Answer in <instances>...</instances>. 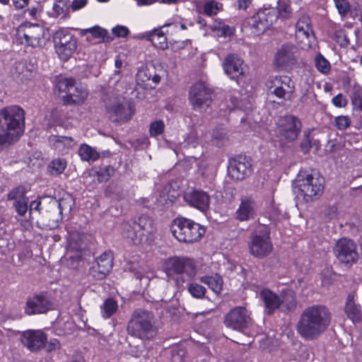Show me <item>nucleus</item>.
<instances>
[{
	"instance_id": "4c0bfd02",
	"label": "nucleus",
	"mask_w": 362,
	"mask_h": 362,
	"mask_svg": "<svg viewBox=\"0 0 362 362\" xmlns=\"http://www.w3.org/2000/svg\"><path fill=\"white\" fill-rule=\"evenodd\" d=\"M75 82L72 78L59 77L57 78L55 87L59 93H66L67 95Z\"/></svg>"
},
{
	"instance_id": "c756f323",
	"label": "nucleus",
	"mask_w": 362,
	"mask_h": 362,
	"mask_svg": "<svg viewBox=\"0 0 362 362\" xmlns=\"http://www.w3.org/2000/svg\"><path fill=\"white\" fill-rule=\"evenodd\" d=\"M344 311L347 317L351 320L354 323L362 320L361 308L360 305L356 304L354 301V294H349L348 296Z\"/></svg>"
},
{
	"instance_id": "20e7f679",
	"label": "nucleus",
	"mask_w": 362,
	"mask_h": 362,
	"mask_svg": "<svg viewBox=\"0 0 362 362\" xmlns=\"http://www.w3.org/2000/svg\"><path fill=\"white\" fill-rule=\"evenodd\" d=\"M155 228L151 218L140 216L132 223H127L123 228V237L134 245H148L154 239Z\"/></svg>"
},
{
	"instance_id": "2eb2a0df",
	"label": "nucleus",
	"mask_w": 362,
	"mask_h": 362,
	"mask_svg": "<svg viewBox=\"0 0 362 362\" xmlns=\"http://www.w3.org/2000/svg\"><path fill=\"white\" fill-rule=\"evenodd\" d=\"M105 110L108 117L114 122H124L128 121L134 112L124 99L112 98L105 103Z\"/></svg>"
},
{
	"instance_id": "6e6552de",
	"label": "nucleus",
	"mask_w": 362,
	"mask_h": 362,
	"mask_svg": "<svg viewBox=\"0 0 362 362\" xmlns=\"http://www.w3.org/2000/svg\"><path fill=\"white\" fill-rule=\"evenodd\" d=\"M302 122L294 115H288L281 117L275 129V134L279 141L284 144L294 141L300 133Z\"/></svg>"
},
{
	"instance_id": "cd10ccee",
	"label": "nucleus",
	"mask_w": 362,
	"mask_h": 362,
	"mask_svg": "<svg viewBox=\"0 0 362 362\" xmlns=\"http://www.w3.org/2000/svg\"><path fill=\"white\" fill-rule=\"evenodd\" d=\"M69 93L64 97V102L67 105H81L88 97V91L76 82L71 86Z\"/></svg>"
},
{
	"instance_id": "69168bd1",
	"label": "nucleus",
	"mask_w": 362,
	"mask_h": 362,
	"mask_svg": "<svg viewBox=\"0 0 362 362\" xmlns=\"http://www.w3.org/2000/svg\"><path fill=\"white\" fill-rule=\"evenodd\" d=\"M252 0H237L238 8L246 10L251 4Z\"/></svg>"
},
{
	"instance_id": "052dcab7",
	"label": "nucleus",
	"mask_w": 362,
	"mask_h": 362,
	"mask_svg": "<svg viewBox=\"0 0 362 362\" xmlns=\"http://www.w3.org/2000/svg\"><path fill=\"white\" fill-rule=\"evenodd\" d=\"M309 134V132L305 134V139L300 144L301 151L304 153H308L311 148V139Z\"/></svg>"
},
{
	"instance_id": "f3484780",
	"label": "nucleus",
	"mask_w": 362,
	"mask_h": 362,
	"mask_svg": "<svg viewBox=\"0 0 362 362\" xmlns=\"http://www.w3.org/2000/svg\"><path fill=\"white\" fill-rule=\"evenodd\" d=\"M252 172L250 159L245 156H239L229 160L228 175L235 181H240L249 176Z\"/></svg>"
},
{
	"instance_id": "5701e85b",
	"label": "nucleus",
	"mask_w": 362,
	"mask_h": 362,
	"mask_svg": "<svg viewBox=\"0 0 362 362\" xmlns=\"http://www.w3.org/2000/svg\"><path fill=\"white\" fill-rule=\"evenodd\" d=\"M62 221V216L57 209V199H50L48 205L40 217L39 222L45 229L52 230L56 228Z\"/></svg>"
},
{
	"instance_id": "9d476101",
	"label": "nucleus",
	"mask_w": 362,
	"mask_h": 362,
	"mask_svg": "<svg viewBox=\"0 0 362 362\" xmlns=\"http://www.w3.org/2000/svg\"><path fill=\"white\" fill-rule=\"evenodd\" d=\"M213 90L208 83L198 81L189 91V101L194 110L203 111L211 106Z\"/></svg>"
},
{
	"instance_id": "37998d69",
	"label": "nucleus",
	"mask_w": 362,
	"mask_h": 362,
	"mask_svg": "<svg viewBox=\"0 0 362 362\" xmlns=\"http://www.w3.org/2000/svg\"><path fill=\"white\" fill-rule=\"evenodd\" d=\"M28 197H25L23 199L13 202V206L19 216H24L28 210Z\"/></svg>"
},
{
	"instance_id": "bf43d9fd",
	"label": "nucleus",
	"mask_w": 362,
	"mask_h": 362,
	"mask_svg": "<svg viewBox=\"0 0 362 362\" xmlns=\"http://www.w3.org/2000/svg\"><path fill=\"white\" fill-rule=\"evenodd\" d=\"M60 347L61 344L59 340L57 339H52L48 341L46 346V350L47 352H52L59 349Z\"/></svg>"
},
{
	"instance_id": "09e8293b",
	"label": "nucleus",
	"mask_w": 362,
	"mask_h": 362,
	"mask_svg": "<svg viewBox=\"0 0 362 362\" xmlns=\"http://www.w3.org/2000/svg\"><path fill=\"white\" fill-rule=\"evenodd\" d=\"M69 6L64 1H59L53 6V11L57 16L65 17L67 15Z\"/></svg>"
},
{
	"instance_id": "ddd939ff",
	"label": "nucleus",
	"mask_w": 362,
	"mask_h": 362,
	"mask_svg": "<svg viewBox=\"0 0 362 362\" xmlns=\"http://www.w3.org/2000/svg\"><path fill=\"white\" fill-rule=\"evenodd\" d=\"M266 86L269 94L283 100H290L295 89L294 83L288 76L271 77Z\"/></svg>"
},
{
	"instance_id": "4be33fe9",
	"label": "nucleus",
	"mask_w": 362,
	"mask_h": 362,
	"mask_svg": "<svg viewBox=\"0 0 362 362\" xmlns=\"http://www.w3.org/2000/svg\"><path fill=\"white\" fill-rule=\"evenodd\" d=\"M185 202L190 206L202 212H206L210 206L209 194L202 189H193L186 192L183 196Z\"/></svg>"
},
{
	"instance_id": "58836bf2",
	"label": "nucleus",
	"mask_w": 362,
	"mask_h": 362,
	"mask_svg": "<svg viewBox=\"0 0 362 362\" xmlns=\"http://www.w3.org/2000/svg\"><path fill=\"white\" fill-rule=\"evenodd\" d=\"M66 167V161L64 158H57L49 163L48 168L51 174L59 175L64 172Z\"/></svg>"
},
{
	"instance_id": "f03ea898",
	"label": "nucleus",
	"mask_w": 362,
	"mask_h": 362,
	"mask_svg": "<svg viewBox=\"0 0 362 362\" xmlns=\"http://www.w3.org/2000/svg\"><path fill=\"white\" fill-rule=\"evenodd\" d=\"M331 320L332 314L327 306L312 305L302 311L296 324V330L303 339L315 340L328 329Z\"/></svg>"
},
{
	"instance_id": "a19ab883",
	"label": "nucleus",
	"mask_w": 362,
	"mask_h": 362,
	"mask_svg": "<svg viewBox=\"0 0 362 362\" xmlns=\"http://www.w3.org/2000/svg\"><path fill=\"white\" fill-rule=\"evenodd\" d=\"M25 194V188L23 186H18L8 193L7 199L8 201H13V202H16V201H18L26 197Z\"/></svg>"
},
{
	"instance_id": "a211bd4d",
	"label": "nucleus",
	"mask_w": 362,
	"mask_h": 362,
	"mask_svg": "<svg viewBox=\"0 0 362 362\" xmlns=\"http://www.w3.org/2000/svg\"><path fill=\"white\" fill-rule=\"evenodd\" d=\"M296 37L304 48L311 47L315 36L309 16L303 14L298 19L296 23Z\"/></svg>"
},
{
	"instance_id": "0eeeda50",
	"label": "nucleus",
	"mask_w": 362,
	"mask_h": 362,
	"mask_svg": "<svg viewBox=\"0 0 362 362\" xmlns=\"http://www.w3.org/2000/svg\"><path fill=\"white\" fill-rule=\"evenodd\" d=\"M249 250L252 256L260 259L268 256L272 252L270 231L266 226H259L252 232Z\"/></svg>"
},
{
	"instance_id": "72a5a7b5",
	"label": "nucleus",
	"mask_w": 362,
	"mask_h": 362,
	"mask_svg": "<svg viewBox=\"0 0 362 362\" xmlns=\"http://www.w3.org/2000/svg\"><path fill=\"white\" fill-rule=\"evenodd\" d=\"M118 310L117 301L112 298H108L100 305V314L103 318L111 317Z\"/></svg>"
},
{
	"instance_id": "aec40b11",
	"label": "nucleus",
	"mask_w": 362,
	"mask_h": 362,
	"mask_svg": "<svg viewBox=\"0 0 362 362\" xmlns=\"http://www.w3.org/2000/svg\"><path fill=\"white\" fill-rule=\"evenodd\" d=\"M52 303L45 293H39L28 298L24 308L28 315L43 314L51 310Z\"/></svg>"
},
{
	"instance_id": "6e6d98bb",
	"label": "nucleus",
	"mask_w": 362,
	"mask_h": 362,
	"mask_svg": "<svg viewBox=\"0 0 362 362\" xmlns=\"http://www.w3.org/2000/svg\"><path fill=\"white\" fill-rule=\"evenodd\" d=\"M112 171L113 170L110 167H105L103 168H101L98 172V180L100 182L107 180L110 177Z\"/></svg>"
},
{
	"instance_id": "dca6fc26",
	"label": "nucleus",
	"mask_w": 362,
	"mask_h": 362,
	"mask_svg": "<svg viewBox=\"0 0 362 362\" xmlns=\"http://www.w3.org/2000/svg\"><path fill=\"white\" fill-rule=\"evenodd\" d=\"M250 323V313L245 307L242 306L230 310L224 318V324L227 327L239 332H243Z\"/></svg>"
},
{
	"instance_id": "338daca9",
	"label": "nucleus",
	"mask_w": 362,
	"mask_h": 362,
	"mask_svg": "<svg viewBox=\"0 0 362 362\" xmlns=\"http://www.w3.org/2000/svg\"><path fill=\"white\" fill-rule=\"evenodd\" d=\"M223 24L224 23L221 21H215L211 24H209V27L211 30L217 31L218 33L221 27H222Z\"/></svg>"
},
{
	"instance_id": "4d7b16f0",
	"label": "nucleus",
	"mask_w": 362,
	"mask_h": 362,
	"mask_svg": "<svg viewBox=\"0 0 362 362\" xmlns=\"http://www.w3.org/2000/svg\"><path fill=\"white\" fill-rule=\"evenodd\" d=\"M332 104L337 107H345L347 103V99L341 94L339 93L334 96L332 100Z\"/></svg>"
},
{
	"instance_id": "49530a36",
	"label": "nucleus",
	"mask_w": 362,
	"mask_h": 362,
	"mask_svg": "<svg viewBox=\"0 0 362 362\" xmlns=\"http://www.w3.org/2000/svg\"><path fill=\"white\" fill-rule=\"evenodd\" d=\"M221 6L215 1H210L204 4V13L208 16H212L217 14L221 10Z\"/></svg>"
},
{
	"instance_id": "a878e982",
	"label": "nucleus",
	"mask_w": 362,
	"mask_h": 362,
	"mask_svg": "<svg viewBox=\"0 0 362 362\" xmlns=\"http://www.w3.org/2000/svg\"><path fill=\"white\" fill-rule=\"evenodd\" d=\"M223 68L226 75L237 80L244 74L243 60L235 54L228 55L223 63Z\"/></svg>"
},
{
	"instance_id": "79ce46f5",
	"label": "nucleus",
	"mask_w": 362,
	"mask_h": 362,
	"mask_svg": "<svg viewBox=\"0 0 362 362\" xmlns=\"http://www.w3.org/2000/svg\"><path fill=\"white\" fill-rule=\"evenodd\" d=\"M165 129L164 122L161 119L156 120L151 123L149 127V134L151 136H158L163 133Z\"/></svg>"
},
{
	"instance_id": "603ef678",
	"label": "nucleus",
	"mask_w": 362,
	"mask_h": 362,
	"mask_svg": "<svg viewBox=\"0 0 362 362\" xmlns=\"http://www.w3.org/2000/svg\"><path fill=\"white\" fill-rule=\"evenodd\" d=\"M186 350L181 347L173 349L171 351L172 362H182L186 356Z\"/></svg>"
},
{
	"instance_id": "de8ad7c7",
	"label": "nucleus",
	"mask_w": 362,
	"mask_h": 362,
	"mask_svg": "<svg viewBox=\"0 0 362 362\" xmlns=\"http://www.w3.org/2000/svg\"><path fill=\"white\" fill-rule=\"evenodd\" d=\"M84 33H90L95 38L105 40L107 36V31L100 26H94L93 28L85 30Z\"/></svg>"
},
{
	"instance_id": "e2e57ef3",
	"label": "nucleus",
	"mask_w": 362,
	"mask_h": 362,
	"mask_svg": "<svg viewBox=\"0 0 362 362\" xmlns=\"http://www.w3.org/2000/svg\"><path fill=\"white\" fill-rule=\"evenodd\" d=\"M88 0H74L70 6L72 11H76L86 6Z\"/></svg>"
},
{
	"instance_id": "b1692460",
	"label": "nucleus",
	"mask_w": 362,
	"mask_h": 362,
	"mask_svg": "<svg viewBox=\"0 0 362 362\" xmlns=\"http://www.w3.org/2000/svg\"><path fill=\"white\" fill-rule=\"evenodd\" d=\"M42 29L39 25H30L21 27L18 30V38L22 44L36 47L42 37Z\"/></svg>"
},
{
	"instance_id": "393cba45",
	"label": "nucleus",
	"mask_w": 362,
	"mask_h": 362,
	"mask_svg": "<svg viewBox=\"0 0 362 362\" xmlns=\"http://www.w3.org/2000/svg\"><path fill=\"white\" fill-rule=\"evenodd\" d=\"M298 49L293 45H284L276 52L274 64L276 66L284 68L296 63Z\"/></svg>"
},
{
	"instance_id": "2f4dec72",
	"label": "nucleus",
	"mask_w": 362,
	"mask_h": 362,
	"mask_svg": "<svg viewBox=\"0 0 362 362\" xmlns=\"http://www.w3.org/2000/svg\"><path fill=\"white\" fill-rule=\"evenodd\" d=\"M297 306L296 293L291 289L284 290L280 294V308L284 312L293 310Z\"/></svg>"
},
{
	"instance_id": "f704fd0d",
	"label": "nucleus",
	"mask_w": 362,
	"mask_h": 362,
	"mask_svg": "<svg viewBox=\"0 0 362 362\" xmlns=\"http://www.w3.org/2000/svg\"><path fill=\"white\" fill-rule=\"evenodd\" d=\"M200 281L206 284L214 293H220L223 287V279L221 276H205L200 278Z\"/></svg>"
},
{
	"instance_id": "864d4df0",
	"label": "nucleus",
	"mask_w": 362,
	"mask_h": 362,
	"mask_svg": "<svg viewBox=\"0 0 362 362\" xmlns=\"http://www.w3.org/2000/svg\"><path fill=\"white\" fill-rule=\"evenodd\" d=\"M351 101L354 110L362 111V95L361 92H355Z\"/></svg>"
},
{
	"instance_id": "3c124183",
	"label": "nucleus",
	"mask_w": 362,
	"mask_h": 362,
	"mask_svg": "<svg viewBox=\"0 0 362 362\" xmlns=\"http://www.w3.org/2000/svg\"><path fill=\"white\" fill-rule=\"evenodd\" d=\"M291 13V8L289 4L284 1H279L278 6L279 16L283 18H288Z\"/></svg>"
},
{
	"instance_id": "7ed1b4c3",
	"label": "nucleus",
	"mask_w": 362,
	"mask_h": 362,
	"mask_svg": "<svg viewBox=\"0 0 362 362\" xmlns=\"http://www.w3.org/2000/svg\"><path fill=\"white\" fill-rule=\"evenodd\" d=\"M25 112L18 105L0 110V151L15 143L25 130Z\"/></svg>"
},
{
	"instance_id": "8fccbe9b",
	"label": "nucleus",
	"mask_w": 362,
	"mask_h": 362,
	"mask_svg": "<svg viewBox=\"0 0 362 362\" xmlns=\"http://www.w3.org/2000/svg\"><path fill=\"white\" fill-rule=\"evenodd\" d=\"M334 124L338 129L342 130L348 128L351 124V119L348 116H338L334 119Z\"/></svg>"
},
{
	"instance_id": "f8f14e48",
	"label": "nucleus",
	"mask_w": 362,
	"mask_h": 362,
	"mask_svg": "<svg viewBox=\"0 0 362 362\" xmlns=\"http://www.w3.org/2000/svg\"><path fill=\"white\" fill-rule=\"evenodd\" d=\"M53 40L56 52L62 60L69 59L76 49V40L67 30L61 29L55 32Z\"/></svg>"
},
{
	"instance_id": "c85d7f7f",
	"label": "nucleus",
	"mask_w": 362,
	"mask_h": 362,
	"mask_svg": "<svg viewBox=\"0 0 362 362\" xmlns=\"http://www.w3.org/2000/svg\"><path fill=\"white\" fill-rule=\"evenodd\" d=\"M170 24H165L161 28L153 29L145 34V38L152 42V44L158 49H166L168 48V43L167 37L162 30V28L165 26H169Z\"/></svg>"
},
{
	"instance_id": "0e129e2a",
	"label": "nucleus",
	"mask_w": 362,
	"mask_h": 362,
	"mask_svg": "<svg viewBox=\"0 0 362 362\" xmlns=\"http://www.w3.org/2000/svg\"><path fill=\"white\" fill-rule=\"evenodd\" d=\"M13 6L15 7L16 9H23L28 4L29 0H11Z\"/></svg>"
},
{
	"instance_id": "c9c22d12",
	"label": "nucleus",
	"mask_w": 362,
	"mask_h": 362,
	"mask_svg": "<svg viewBox=\"0 0 362 362\" xmlns=\"http://www.w3.org/2000/svg\"><path fill=\"white\" fill-rule=\"evenodd\" d=\"M50 140L54 143L55 148L59 151L70 148L76 144L74 140L70 136H53Z\"/></svg>"
},
{
	"instance_id": "5fc2aeb1",
	"label": "nucleus",
	"mask_w": 362,
	"mask_h": 362,
	"mask_svg": "<svg viewBox=\"0 0 362 362\" xmlns=\"http://www.w3.org/2000/svg\"><path fill=\"white\" fill-rule=\"evenodd\" d=\"M226 141L227 137L225 132H214L213 133V141L216 145L221 146L223 145Z\"/></svg>"
},
{
	"instance_id": "1a4fd4ad",
	"label": "nucleus",
	"mask_w": 362,
	"mask_h": 362,
	"mask_svg": "<svg viewBox=\"0 0 362 362\" xmlns=\"http://www.w3.org/2000/svg\"><path fill=\"white\" fill-rule=\"evenodd\" d=\"M324 178L318 173L307 175L298 187V196L302 197L305 202H309L320 197L324 189Z\"/></svg>"
},
{
	"instance_id": "39448f33",
	"label": "nucleus",
	"mask_w": 362,
	"mask_h": 362,
	"mask_svg": "<svg viewBox=\"0 0 362 362\" xmlns=\"http://www.w3.org/2000/svg\"><path fill=\"white\" fill-rule=\"evenodd\" d=\"M127 333L142 340L151 339L157 332L154 315L138 308L132 314L127 327Z\"/></svg>"
},
{
	"instance_id": "774afa93",
	"label": "nucleus",
	"mask_w": 362,
	"mask_h": 362,
	"mask_svg": "<svg viewBox=\"0 0 362 362\" xmlns=\"http://www.w3.org/2000/svg\"><path fill=\"white\" fill-rule=\"evenodd\" d=\"M139 6H149L156 2H158V0H135Z\"/></svg>"
},
{
	"instance_id": "473e14b6",
	"label": "nucleus",
	"mask_w": 362,
	"mask_h": 362,
	"mask_svg": "<svg viewBox=\"0 0 362 362\" xmlns=\"http://www.w3.org/2000/svg\"><path fill=\"white\" fill-rule=\"evenodd\" d=\"M78 155L81 160L88 162H94L100 157V153L96 151V149L86 144H83L80 146Z\"/></svg>"
},
{
	"instance_id": "412c9836",
	"label": "nucleus",
	"mask_w": 362,
	"mask_h": 362,
	"mask_svg": "<svg viewBox=\"0 0 362 362\" xmlns=\"http://www.w3.org/2000/svg\"><path fill=\"white\" fill-rule=\"evenodd\" d=\"M47 335L41 330H27L21 336V343L32 352H37L45 346Z\"/></svg>"
},
{
	"instance_id": "680f3d73",
	"label": "nucleus",
	"mask_w": 362,
	"mask_h": 362,
	"mask_svg": "<svg viewBox=\"0 0 362 362\" xmlns=\"http://www.w3.org/2000/svg\"><path fill=\"white\" fill-rule=\"evenodd\" d=\"M233 33L234 29L232 27L223 24L222 27H221V29L218 33V35L219 36L229 37L233 35Z\"/></svg>"
},
{
	"instance_id": "bb28decb",
	"label": "nucleus",
	"mask_w": 362,
	"mask_h": 362,
	"mask_svg": "<svg viewBox=\"0 0 362 362\" xmlns=\"http://www.w3.org/2000/svg\"><path fill=\"white\" fill-rule=\"evenodd\" d=\"M257 204L251 197H243L235 211L236 218L240 221H246L255 218Z\"/></svg>"
},
{
	"instance_id": "ea45409f",
	"label": "nucleus",
	"mask_w": 362,
	"mask_h": 362,
	"mask_svg": "<svg viewBox=\"0 0 362 362\" xmlns=\"http://www.w3.org/2000/svg\"><path fill=\"white\" fill-rule=\"evenodd\" d=\"M57 201V209L61 215L64 211L69 213L74 206V200L69 195L62 197Z\"/></svg>"
},
{
	"instance_id": "13d9d810",
	"label": "nucleus",
	"mask_w": 362,
	"mask_h": 362,
	"mask_svg": "<svg viewBox=\"0 0 362 362\" xmlns=\"http://www.w3.org/2000/svg\"><path fill=\"white\" fill-rule=\"evenodd\" d=\"M112 31V33L115 36L121 37H124L127 36L129 33L128 28L127 27L122 26V25H118V26H116L115 28H113Z\"/></svg>"
},
{
	"instance_id": "6ab92c4d",
	"label": "nucleus",
	"mask_w": 362,
	"mask_h": 362,
	"mask_svg": "<svg viewBox=\"0 0 362 362\" xmlns=\"http://www.w3.org/2000/svg\"><path fill=\"white\" fill-rule=\"evenodd\" d=\"M113 254L105 251L95 259V263L90 269V276L96 280L104 279L113 266Z\"/></svg>"
},
{
	"instance_id": "e433bc0d",
	"label": "nucleus",
	"mask_w": 362,
	"mask_h": 362,
	"mask_svg": "<svg viewBox=\"0 0 362 362\" xmlns=\"http://www.w3.org/2000/svg\"><path fill=\"white\" fill-rule=\"evenodd\" d=\"M50 199H51L49 197H44L31 202L28 207L30 213L31 214L36 211L40 215V217H42V211L46 210L48 205V202Z\"/></svg>"
},
{
	"instance_id": "7c9ffc66",
	"label": "nucleus",
	"mask_w": 362,
	"mask_h": 362,
	"mask_svg": "<svg viewBox=\"0 0 362 362\" xmlns=\"http://www.w3.org/2000/svg\"><path fill=\"white\" fill-rule=\"evenodd\" d=\"M260 298L264 301L268 314H272L280 308V296L269 289H264L260 292Z\"/></svg>"
},
{
	"instance_id": "c03bdc74",
	"label": "nucleus",
	"mask_w": 362,
	"mask_h": 362,
	"mask_svg": "<svg viewBox=\"0 0 362 362\" xmlns=\"http://www.w3.org/2000/svg\"><path fill=\"white\" fill-rule=\"evenodd\" d=\"M334 6L341 17H345L350 11V4L348 0H333Z\"/></svg>"
},
{
	"instance_id": "f257e3e1",
	"label": "nucleus",
	"mask_w": 362,
	"mask_h": 362,
	"mask_svg": "<svg viewBox=\"0 0 362 362\" xmlns=\"http://www.w3.org/2000/svg\"><path fill=\"white\" fill-rule=\"evenodd\" d=\"M163 271L168 281L173 282L178 288L187 284V291L195 298H202L206 288L197 283H189L197 274V268L193 259L186 257H170L163 264Z\"/></svg>"
},
{
	"instance_id": "a18cd8bd",
	"label": "nucleus",
	"mask_w": 362,
	"mask_h": 362,
	"mask_svg": "<svg viewBox=\"0 0 362 362\" xmlns=\"http://www.w3.org/2000/svg\"><path fill=\"white\" fill-rule=\"evenodd\" d=\"M315 63L317 69L322 73H327L330 69L329 62L320 54L316 56Z\"/></svg>"
},
{
	"instance_id": "423d86ee",
	"label": "nucleus",
	"mask_w": 362,
	"mask_h": 362,
	"mask_svg": "<svg viewBox=\"0 0 362 362\" xmlns=\"http://www.w3.org/2000/svg\"><path fill=\"white\" fill-rule=\"evenodd\" d=\"M170 230L178 241L187 243L198 241L206 232L200 224L182 217L173 221Z\"/></svg>"
},
{
	"instance_id": "4468645a",
	"label": "nucleus",
	"mask_w": 362,
	"mask_h": 362,
	"mask_svg": "<svg viewBox=\"0 0 362 362\" xmlns=\"http://www.w3.org/2000/svg\"><path fill=\"white\" fill-rule=\"evenodd\" d=\"M334 252L340 263L348 266L352 265L358 258L356 245L353 240L346 238L337 242Z\"/></svg>"
},
{
	"instance_id": "9b49d317",
	"label": "nucleus",
	"mask_w": 362,
	"mask_h": 362,
	"mask_svg": "<svg viewBox=\"0 0 362 362\" xmlns=\"http://www.w3.org/2000/svg\"><path fill=\"white\" fill-rule=\"evenodd\" d=\"M276 19L277 16L274 10H260L246 19L245 26L250 28L252 34L259 35L269 28Z\"/></svg>"
}]
</instances>
